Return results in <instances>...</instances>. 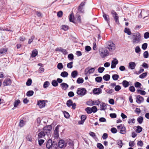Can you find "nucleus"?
I'll return each mask as SVG.
<instances>
[{
	"label": "nucleus",
	"mask_w": 149,
	"mask_h": 149,
	"mask_svg": "<svg viewBox=\"0 0 149 149\" xmlns=\"http://www.w3.org/2000/svg\"><path fill=\"white\" fill-rule=\"evenodd\" d=\"M49 82L48 81H46L43 84V87L45 88L47 87L49 85Z\"/></svg>",
	"instance_id": "obj_60"
},
{
	"label": "nucleus",
	"mask_w": 149,
	"mask_h": 149,
	"mask_svg": "<svg viewBox=\"0 0 149 149\" xmlns=\"http://www.w3.org/2000/svg\"><path fill=\"white\" fill-rule=\"evenodd\" d=\"M137 129L136 130V132L138 133L141 132L142 130V128L139 126L137 127Z\"/></svg>",
	"instance_id": "obj_44"
},
{
	"label": "nucleus",
	"mask_w": 149,
	"mask_h": 149,
	"mask_svg": "<svg viewBox=\"0 0 149 149\" xmlns=\"http://www.w3.org/2000/svg\"><path fill=\"white\" fill-rule=\"evenodd\" d=\"M138 93H139L140 94L143 95H145L146 94V92L140 89H138L137 90Z\"/></svg>",
	"instance_id": "obj_37"
},
{
	"label": "nucleus",
	"mask_w": 149,
	"mask_h": 149,
	"mask_svg": "<svg viewBox=\"0 0 149 149\" xmlns=\"http://www.w3.org/2000/svg\"><path fill=\"white\" fill-rule=\"evenodd\" d=\"M117 143L118 145V147L120 148H121L123 146V143L122 140H118L117 141Z\"/></svg>",
	"instance_id": "obj_40"
},
{
	"label": "nucleus",
	"mask_w": 149,
	"mask_h": 149,
	"mask_svg": "<svg viewBox=\"0 0 149 149\" xmlns=\"http://www.w3.org/2000/svg\"><path fill=\"white\" fill-rule=\"evenodd\" d=\"M103 79L105 81H108L110 78V76L109 74H106L103 76Z\"/></svg>",
	"instance_id": "obj_31"
},
{
	"label": "nucleus",
	"mask_w": 149,
	"mask_h": 149,
	"mask_svg": "<svg viewBox=\"0 0 149 149\" xmlns=\"http://www.w3.org/2000/svg\"><path fill=\"white\" fill-rule=\"evenodd\" d=\"M100 52V56L103 58H105L109 54V52L106 49H102Z\"/></svg>",
	"instance_id": "obj_8"
},
{
	"label": "nucleus",
	"mask_w": 149,
	"mask_h": 149,
	"mask_svg": "<svg viewBox=\"0 0 149 149\" xmlns=\"http://www.w3.org/2000/svg\"><path fill=\"white\" fill-rule=\"evenodd\" d=\"M105 47L107 48L110 51L115 50V45L111 41L107 42L105 45Z\"/></svg>",
	"instance_id": "obj_4"
},
{
	"label": "nucleus",
	"mask_w": 149,
	"mask_h": 149,
	"mask_svg": "<svg viewBox=\"0 0 149 149\" xmlns=\"http://www.w3.org/2000/svg\"><path fill=\"white\" fill-rule=\"evenodd\" d=\"M57 68L59 70H61L63 67L62 63H59L57 65Z\"/></svg>",
	"instance_id": "obj_46"
},
{
	"label": "nucleus",
	"mask_w": 149,
	"mask_h": 149,
	"mask_svg": "<svg viewBox=\"0 0 149 149\" xmlns=\"http://www.w3.org/2000/svg\"><path fill=\"white\" fill-rule=\"evenodd\" d=\"M45 135L44 132L42 131L40 132L38 135V138L40 139L42 138L43 137H44Z\"/></svg>",
	"instance_id": "obj_29"
},
{
	"label": "nucleus",
	"mask_w": 149,
	"mask_h": 149,
	"mask_svg": "<svg viewBox=\"0 0 149 149\" xmlns=\"http://www.w3.org/2000/svg\"><path fill=\"white\" fill-rule=\"evenodd\" d=\"M19 126L21 127H22L25 125V123H24V121L23 120H20L19 123Z\"/></svg>",
	"instance_id": "obj_58"
},
{
	"label": "nucleus",
	"mask_w": 149,
	"mask_h": 149,
	"mask_svg": "<svg viewBox=\"0 0 149 149\" xmlns=\"http://www.w3.org/2000/svg\"><path fill=\"white\" fill-rule=\"evenodd\" d=\"M141 85V83L138 81L136 82L134 84L136 88L139 87Z\"/></svg>",
	"instance_id": "obj_56"
},
{
	"label": "nucleus",
	"mask_w": 149,
	"mask_h": 149,
	"mask_svg": "<svg viewBox=\"0 0 149 149\" xmlns=\"http://www.w3.org/2000/svg\"><path fill=\"white\" fill-rule=\"evenodd\" d=\"M148 44L147 43H144L142 45V48L143 50H146L147 48Z\"/></svg>",
	"instance_id": "obj_57"
},
{
	"label": "nucleus",
	"mask_w": 149,
	"mask_h": 149,
	"mask_svg": "<svg viewBox=\"0 0 149 149\" xmlns=\"http://www.w3.org/2000/svg\"><path fill=\"white\" fill-rule=\"evenodd\" d=\"M20 103V101L19 100H16L14 102V107H16Z\"/></svg>",
	"instance_id": "obj_36"
},
{
	"label": "nucleus",
	"mask_w": 149,
	"mask_h": 149,
	"mask_svg": "<svg viewBox=\"0 0 149 149\" xmlns=\"http://www.w3.org/2000/svg\"><path fill=\"white\" fill-rule=\"evenodd\" d=\"M46 148L48 149H57V143L54 141L52 142V140L49 139L46 143Z\"/></svg>",
	"instance_id": "obj_2"
},
{
	"label": "nucleus",
	"mask_w": 149,
	"mask_h": 149,
	"mask_svg": "<svg viewBox=\"0 0 149 149\" xmlns=\"http://www.w3.org/2000/svg\"><path fill=\"white\" fill-rule=\"evenodd\" d=\"M143 120V118L142 116H139L137 119V121L140 124L142 123Z\"/></svg>",
	"instance_id": "obj_39"
},
{
	"label": "nucleus",
	"mask_w": 149,
	"mask_h": 149,
	"mask_svg": "<svg viewBox=\"0 0 149 149\" xmlns=\"http://www.w3.org/2000/svg\"><path fill=\"white\" fill-rule=\"evenodd\" d=\"M124 32L129 35H131L132 34V33L130 31V30L128 28H125V29Z\"/></svg>",
	"instance_id": "obj_35"
},
{
	"label": "nucleus",
	"mask_w": 149,
	"mask_h": 149,
	"mask_svg": "<svg viewBox=\"0 0 149 149\" xmlns=\"http://www.w3.org/2000/svg\"><path fill=\"white\" fill-rule=\"evenodd\" d=\"M7 51V49L6 48H3L1 49H0V55L6 54Z\"/></svg>",
	"instance_id": "obj_25"
},
{
	"label": "nucleus",
	"mask_w": 149,
	"mask_h": 149,
	"mask_svg": "<svg viewBox=\"0 0 149 149\" xmlns=\"http://www.w3.org/2000/svg\"><path fill=\"white\" fill-rule=\"evenodd\" d=\"M143 57L145 58H147L148 57L149 54L148 51H145L143 54Z\"/></svg>",
	"instance_id": "obj_51"
},
{
	"label": "nucleus",
	"mask_w": 149,
	"mask_h": 149,
	"mask_svg": "<svg viewBox=\"0 0 149 149\" xmlns=\"http://www.w3.org/2000/svg\"><path fill=\"white\" fill-rule=\"evenodd\" d=\"M94 71L95 69L94 68H92L89 69L88 68H87L85 70V74L87 75L88 73L89 74L93 73L94 72Z\"/></svg>",
	"instance_id": "obj_14"
},
{
	"label": "nucleus",
	"mask_w": 149,
	"mask_h": 149,
	"mask_svg": "<svg viewBox=\"0 0 149 149\" xmlns=\"http://www.w3.org/2000/svg\"><path fill=\"white\" fill-rule=\"evenodd\" d=\"M111 13L116 23L118 24H119L118 16L117 13L114 10H112L111 11Z\"/></svg>",
	"instance_id": "obj_6"
},
{
	"label": "nucleus",
	"mask_w": 149,
	"mask_h": 149,
	"mask_svg": "<svg viewBox=\"0 0 149 149\" xmlns=\"http://www.w3.org/2000/svg\"><path fill=\"white\" fill-rule=\"evenodd\" d=\"M147 75V72H146L143 73L140 75L139 77L141 79H143Z\"/></svg>",
	"instance_id": "obj_50"
},
{
	"label": "nucleus",
	"mask_w": 149,
	"mask_h": 149,
	"mask_svg": "<svg viewBox=\"0 0 149 149\" xmlns=\"http://www.w3.org/2000/svg\"><path fill=\"white\" fill-rule=\"evenodd\" d=\"M68 75V73L66 71H63L62 72L61 74V76L63 77H67Z\"/></svg>",
	"instance_id": "obj_32"
},
{
	"label": "nucleus",
	"mask_w": 149,
	"mask_h": 149,
	"mask_svg": "<svg viewBox=\"0 0 149 149\" xmlns=\"http://www.w3.org/2000/svg\"><path fill=\"white\" fill-rule=\"evenodd\" d=\"M60 126L58 125L56 127L54 130V133L56 135L55 136L57 137L58 136L59 128Z\"/></svg>",
	"instance_id": "obj_24"
},
{
	"label": "nucleus",
	"mask_w": 149,
	"mask_h": 149,
	"mask_svg": "<svg viewBox=\"0 0 149 149\" xmlns=\"http://www.w3.org/2000/svg\"><path fill=\"white\" fill-rule=\"evenodd\" d=\"M122 84L123 86L125 88L127 87L130 85L129 82L126 80L123 81L122 82Z\"/></svg>",
	"instance_id": "obj_22"
},
{
	"label": "nucleus",
	"mask_w": 149,
	"mask_h": 149,
	"mask_svg": "<svg viewBox=\"0 0 149 149\" xmlns=\"http://www.w3.org/2000/svg\"><path fill=\"white\" fill-rule=\"evenodd\" d=\"M102 89L100 88H97L94 89L93 92L94 94H99L102 93Z\"/></svg>",
	"instance_id": "obj_17"
},
{
	"label": "nucleus",
	"mask_w": 149,
	"mask_h": 149,
	"mask_svg": "<svg viewBox=\"0 0 149 149\" xmlns=\"http://www.w3.org/2000/svg\"><path fill=\"white\" fill-rule=\"evenodd\" d=\"M114 91L111 89H107L106 90V92L108 94H110L112 93Z\"/></svg>",
	"instance_id": "obj_49"
},
{
	"label": "nucleus",
	"mask_w": 149,
	"mask_h": 149,
	"mask_svg": "<svg viewBox=\"0 0 149 149\" xmlns=\"http://www.w3.org/2000/svg\"><path fill=\"white\" fill-rule=\"evenodd\" d=\"M144 98L140 95H137L136 97V102L138 104H140L143 102Z\"/></svg>",
	"instance_id": "obj_10"
},
{
	"label": "nucleus",
	"mask_w": 149,
	"mask_h": 149,
	"mask_svg": "<svg viewBox=\"0 0 149 149\" xmlns=\"http://www.w3.org/2000/svg\"><path fill=\"white\" fill-rule=\"evenodd\" d=\"M144 38L147 39L149 38V32H147L145 33L144 35Z\"/></svg>",
	"instance_id": "obj_63"
},
{
	"label": "nucleus",
	"mask_w": 149,
	"mask_h": 149,
	"mask_svg": "<svg viewBox=\"0 0 149 149\" xmlns=\"http://www.w3.org/2000/svg\"><path fill=\"white\" fill-rule=\"evenodd\" d=\"M91 108L92 111V112H93L94 113L96 112L97 110V108L96 106H93Z\"/></svg>",
	"instance_id": "obj_54"
},
{
	"label": "nucleus",
	"mask_w": 149,
	"mask_h": 149,
	"mask_svg": "<svg viewBox=\"0 0 149 149\" xmlns=\"http://www.w3.org/2000/svg\"><path fill=\"white\" fill-rule=\"evenodd\" d=\"M84 81V79L82 78L79 77L78 78L77 80V82L78 84H82Z\"/></svg>",
	"instance_id": "obj_38"
},
{
	"label": "nucleus",
	"mask_w": 149,
	"mask_h": 149,
	"mask_svg": "<svg viewBox=\"0 0 149 149\" xmlns=\"http://www.w3.org/2000/svg\"><path fill=\"white\" fill-rule=\"evenodd\" d=\"M38 53V52L37 50L35 49L33 50L31 56L32 57H35L37 55Z\"/></svg>",
	"instance_id": "obj_26"
},
{
	"label": "nucleus",
	"mask_w": 149,
	"mask_h": 149,
	"mask_svg": "<svg viewBox=\"0 0 149 149\" xmlns=\"http://www.w3.org/2000/svg\"><path fill=\"white\" fill-rule=\"evenodd\" d=\"M73 63V62L72 61L70 63H68L67 65V67L69 68H72L73 67L72 65Z\"/></svg>",
	"instance_id": "obj_53"
},
{
	"label": "nucleus",
	"mask_w": 149,
	"mask_h": 149,
	"mask_svg": "<svg viewBox=\"0 0 149 149\" xmlns=\"http://www.w3.org/2000/svg\"><path fill=\"white\" fill-rule=\"evenodd\" d=\"M63 114L64 116L66 118H69L70 115L69 113L67 112L66 111H65L63 112Z\"/></svg>",
	"instance_id": "obj_55"
},
{
	"label": "nucleus",
	"mask_w": 149,
	"mask_h": 149,
	"mask_svg": "<svg viewBox=\"0 0 149 149\" xmlns=\"http://www.w3.org/2000/svg\"><path fill=\"white\" fill-rule=\"evenodd\" d=\"M52 129V126L49 125L44 127L43 128V132L45 135H48V133H49Z\"/></svg>",
	"instance_id": "obj_7"
},
{
	"label": "nucleus",
	"mask_w": 149,
	"mask_h": 149,
	"mask_svg": "<svg viewBox=\"0 0 149 149\" xmlns=\"http://www.w3.org/2000/svg\"><path fill=\"white\" fill-rule=\"evenodd\" d=\"M85 2H81L78 7V10L81 13H84V10L82 7L85 6Z\"/></svg>",
	"instance_id": "obj_13"
},
{
	"label": "nucleus",
	"mask_w": 149,
	"mask_h": 149,
	"mask_svg": "<svg viewBox=\"0 0 149 149\" xmlns=\"http://www.w3.org/2000/svg\"><path fill=\"white\" fill-rule=\"evenodd\" d=\"M34 93V92L33 91H29L26 93V95L28 97L31 96L33 95Z\"/></svg>",
	"instance_id": "obj_34"
},
{
	"label": "nucleus",
	"mask_w": 149,
	"mask_h": 149,
	"mask_svg": "<svg viewBox=\"0 0 149 149\" xmlns=\"http://www.w3.org/2000/svg\"><path fill=\"white\" fill-rule=\"evenodd\" d=\"M52 84L54 87H56L58 85V83L56 80H54L52 81Z\"/></svg>",
	"instance_id": "obj_41"
},
{
	"label": "nucleus",
	"mask_w": 149,
	"mask_h": 149,
	"mask_svg": "<svg viewBox=\"0 0 149 149\" xmlns=\"http://www.w3.org/2000/svg\"><path fill=\"white\" fill-rule=\"evenodd\" d=\"M86 104L90 106H92L94 105L93 101L92 100L87 101L86 102Z\"/></svg>",
	"instance_id": "obj_43"
},
{
	"label": "nucleus",
	"mask_w": 149,
	"mask_h": 149,
	"mask_svg": "<svg viewBox=\"0 0 149 149\" xmlns=\"http://www.w3.org/2000/svg\"><path fill=\"white\" fill-rule=\"evenodd\" d=\"M103 16L105 20L108 23V24L109 23V15H107L106 14L103 13Z\"/></svg>",
	"instance_id": "obj_27"
},
{
	"label": "nucleus",
	"mask_w": 149,
	"mask_h": 149,
	"mask_svg": "<svg viewBox=\"0 0 149 149\" xmlns=\"http://www.w3.org/2000/svg\"><path fill=\"white\" fill-rule=\"evenodd\" d=\"M37 104L39 106L40 108H42L45 107V102L44 100H40L38 101Z\"/></svg>",
	"instance_id": "obj_11"
},
{
	"label": "nucleus",
	"mask_w": 149,
	"mask_h": 149,
	"mask_svg": "<svg viewBox=\"0 0 149 149\" xmlns=\"http://www.w3.org/2000/svg\"><path fill=\"white\" fill-rule=\"evenodd\" d=\"M58 146L59 147L62 148L66 146L65 141L63 140H60L58 143Z\"/></svg>",
	"instance_id": "obj_12"
},
{
	"label": "nucleus",
	"mask_w": 149,
	"mask_h": 149,
	"mask_svg": "<svg viewBox=\"0 0 149 149\" xmlns=\"http://www.w3.org/2000/svg\"><path fill=\"white\" fill-rule=\"evenodd\" d=\"M74 16L73 13H72L70 15L69 21L70 22L74 23Z\"/></svg>",
	"instance_id": "obj_28"
},
{
	"label": "nucleus",
	"mask_w": 149,
	"mask_h": 149,
	"mask_svg": "<svg viewBox=\"0 0 149 149\" xmlns=\"http://www.w3.org/2000/svg\"><path fill=\"white\" fill-rule=\"evenodd\" d=\"M105 68L104 67H100L98 69V71L100 73H102L104 70Z\"/></svg>",
	"instance_id": "obj_52"
},
{
	"label": "nucleus",
	"mask_w": 149,
	"mask_h": 149,
	"mask_svg": "<svg viewBox=\"0 0 149 149\" xmlns=\"http://www.w3.org/2000/svg\"><path fill=\"white\" fill-rule=\"evenodd\" d=\"M78 74V73L77 70L73 71L71 74V76L72 77L75 78Z\"/></svg>",
	"instance_id": "obj_23"
},
{
	"label": "nucleus",
	"mask_w": 149,
	"mask_h": 149,
	"mask_svg": "<svg viewBox=\"0 0 149 149\" xmlns=\"http://www.w3.org/2000/svg\"><path fill=\"white\" fill-rule=\"evenodd\" d=\"M35 38V36L34 35L32 36L30 39H29L28 41V44H30L33 41L34 39Z\"/></svg>",
	"instance_id": "obj_59"
},
{
	"label": "nucleus",
	"mask_w": 149,
	"mask_h": 149,
	"mask_svg": "<svg viewBox=\"0 0 149 149\" xmlns=\"http://www.w3.org/2000/svg\"><path fill=\"white\" fill-rule=\"evenodd\" d=\"M111 131L113 133V134L116 133L117 132V129L115 127H112L111 128Z\"/></svg>",
	"instance_id": "obj_64"
},
{
	"label": "nucleus",
	"mask_w": 149,
	"mask_h": 149,
	"mask_svg": "<svg viewBox=\"0 0 149 149\" xmlns=\"http://www.w3.org/2000/svg\"><path fill=\"white\" fill-rule=\"evenodd\" d=\"M73 102L70 99L68 100L66 102L67 106L68 107H70L72 105Z\"/></svg>",
	"instance_id": "obj_30"
},
{
	"label": "nucleus",
	"mask_w": 149,
	"mask_h": 149,
	"mask_svg": "<svg viewBox=\"0 0 149 149\" xmlns=\"http://www.w3.org/2000/svg\"><path fill=\"white\" fill-rule=\"evenodd\" d=\"M76 17L77 18V21L79 22L80 23L81 21V16L80 15L79 13H77L76 15Z\"/></svg>",
	"instance_id": "obj_33"
},
{
	"label": "nucleus",
	"mask_w": 149,
	"mask_h": 149,
	"mask_svg": "<svg viewBox=\"0 0 149 149\" xmlns=\"http://www.w3.org/2000/svg\"><path fill=\"white\" fill-rule=\"evenodd\" d=\"M95 80L98 82H100L102 80V78L101 77H98L95 78Z\"/></svg>",
	"instance_id": "obj_47"
},
{
	"label": "nucleus",
	"mask_w": 149,
	"mask_h": 149,
	"mask_svg": "<svg viewBox=\"0 0 149 149\" xmlns=\"http://www.w3.org/2000/svg\"><path fill=\"white\" fill-rule=\"evenodd\" d=\"M107 108V106L104 103H102L100 104V110H104Z\"/></svg>",
	"instance_id": "obj_20"
},
{
	"label": "nucleus",
	"mask_w": 149,
	"mask_h": 149,
	"mask_svg": "<svg viewBox=\"0 0 149 149\" xmlns=\"http://www.w3.org/2000/svg\"><path fill=\"white\" fill-rule=\"evenodd\" d=\"M129 65L130 68L132 70L134 69L136 66L135 63L133 62H130L129 63Z\"/></svg>",
	"instance_id": "obj_21"
},
{
	"label": "nucleus",
	"mask_w": 149,
	"mask_h": 149,
	"mask_svg": "<svg viewBox=\"0 0 149 149\" xmlns=\"http://www.w3.org/2000/svg\"><path fill=\"white\" fill-rule=\"evenodd\" d=\"M122 125H118L117 126V128L118 130L120 129V133L121 134H124L126 133V128L124 126L122 127Z\"/></svg>",
	"instance_id": "obj_9"
},
{
	"label": "nucleus",
	"mask_w": 149,
	"mask_h": 149,
	"mask_svg": "<svg viewBox=\"0 0 149 149\" xmlns=\"http://www.w3.org/2000/svg\"><path fill=\"white\" fill-rule=\"evenodd\" d=\"M11 84V81L9 78H6L3 82V85L4 86L10 85Z\"/></svg>",
	"instance_id": "obj_15"
},
{
	"label": "nucleus",
	"mask_w": 149,
	"mask_h": 149,
	"mask_svg": "<svg viewBox=\"0 0 149 149\" xmlns=\"http://www.w3.org/2000/svg\"><path fill=\"white\" fill-rule=\"evenodd\" d=\"M87 91L84 88H78L77 91V94L80 96H83L86 93Z\"/></svg>",
	"instance_id": "obj_5"
},
{
	"label": "nucleus",
	"mask_w": 149,
	"mask_h": 149,
	"mask_svg": "<svg viewBox=\"0 0 149 149\" xmlns=\"http://www.w3.org/2000/svg\"><path fill=\"white\" fill-rule=\"evenodd\" d=\"M60 85L62 89L64 90H66L69 87L68 85L65 83H63Z\"/></svg>",
	"instance_id": "obj_19"
},
{
	"label": "nucleus",
	"mask_w": 149,
	"mask_h": 149,
	"mask_svg": "<svg viewBox=\"0 0 149 149\" xmlns=\"http://www.w3.org/2000/svg\"><path fill=\"white\" fill-rule=\"evenodd\" d=\"M65 144L67 145H68L69 146L73 147L74 145L73 141L70 140V139H67L65 141Z\"/></svg>",
	"instance_id": "obj_18"
},
{
	"label": "nucleus",
	"mask_w": 149,
	"mask_h": 149,
	"mask_svg": "<svg viewBox=\"0 0 149 149\" xmlns=\"http://www.w3.org/2000/svg\"><path fill=\"white\" fill-rule=\"evenodd\" d=\"M32 83V80L31 79H29L26 82V85L27 86H30Z\"/></svg>",
	"instance_id": "obj_48"
},
{
	"label": "nucleus",
	"mask_w": 149,
	"mask_h": 149,
	"mask_svg": "<svg viewBox=\"0 0 149 149\" xmlns=\"http://www.w3.org/2000/svg\"><path fill=\"white\" fill-rule=\"evenodd\" d=\"M131 36V39H132V42L133 44L138 43L140 42L141 36L139 33H134Z\"/></svg>",
	"instance_id": "obj_3"
},
{
	"label": "nucleus",
	"mask_w": 149,
	"mask_h": 149,
	"mask_svg": "<svg viewBox=\"0 0 149 149\" xmlns=\"http://www.w3.org/2000/svg\"><path fill=\"white\" fill-rule=\"evenodd\" d=\"M85 111H86L88 114H91L92 113L91 108L88 107L85 109Z\"/></svg>",
	"instance_id": "obj_42"
},
{
	"label": "nucleus",
	"mask_w": 149,
	"mask_h": 149,
	"mask_svg": "<svg viewBox=\"0 0 149 149\" xmlns=\"http://www.w3.org/2000/svg\"><path fill=\"white\" fill-rule=\"evenodd\" d=\"M113 79L114 80H117L119 77V76L117 74H114L112 76Z\"/></svg>",
	"instance_id": "obj_45"
},
{
	"label": "nucleus",
	"mask_w": 149,
	"mask_h": 149,
	"mask_svg": "<svg viewBox=\"0 0 149 149\" xmlns=\"http://www.w3.org/2000/svg\"><path fill=\"white\" fill-rule=\"evenodd\" d=\"M138 13L139 14L138 15V17L140 18H143L148 19V17L149 15V11L145 10L144 9L138 10L137 11Z\"/></svg>",
	"instance_id": "obj_1"
},
{
	"label": "nucleus",
	"mask_w": 149,
	"mask_h": 149,
	"mask_svg": "<svg viewBox=\"0 0 149 149\" xmlns=\"http://www.w3.org/2000/svg\"><path fill=\"white\" fill-rule=\"evenodd\" d=\"M118 63V60L116 59H114L111 62V68L112 69L115 68L116 65H117Z\"/></svg>",
	"instance_id": "obj_16"
},
{
	"label": "nucleus",
	"mask_w": 149,
	"mask_h": 149,
	"mask_svg": "<svg viewBox=\"0 0 149 149\" xmlns=\"http://www.w3.org/2000/svg\"><path fill=\"white\" fill-rule=\"evenodd\" d=\"M121 89V87L119 85L116 86L114 89L116 91H118Z\"/></svg>",
	"instance_id": "obj_62"
},
{
	"label": "nucleus",
	"mask_w": 149,
	"mask_h": 149,
	"mask_svg": "<svg viewBox=\"0 0 149 149\" xmlns=\"http://www.w3.org/2000/svg\"><path fill=\"white\" fill-rule=\"evenodd\" d=\"M97 147L100 149H104L103 146L100 143H97Z\"/></svg>",
	"instance_id": "obj_61"
}]
</instances>
